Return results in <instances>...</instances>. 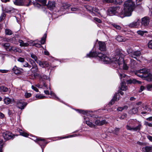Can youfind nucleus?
I'll return each mask as SVG.
<instances>
[{"mask_svg":"<svg viewBox=\"0 0 152 152\" xmlns=\"http://www.w3.org/2000/svg\"><path fill=\"white\" fill-rule=\"evenodd\" d=\"M5 32L6 35H11L12 34V31L9 29H6Z\"/></svg>","mask_w":152,"mask_h":152,"instance_id":"obj_39","label":"nucleus"},{"mask_svg":"<svg viewBox=\"0 0 152 152\" xmlns=\"http://www.w3.org/2000/svg\"><path fill=\"white\" fill-rule=\"evenodd\" d=\"M18 42L20 43V46L21 47H27L29 45V44L28 43H24L22 40L19 39Z\"/></svg>","mask_w":152,"mask_h":152,"instance_id":"obj_26","label":"nucleus"},{"mask_svg":"<svg viewBox=\"0 0 152 152\" xmlns=\"http://www.w3.org/2000/svg\"><path fill=\"white\" fill-rule=\"evenodd\" d=\"M38 64L41 67L43 68L48 67L49 66V64L47 61L42 62L40 61Z\"/></svg>","mask_w":152,"mask_h":152,"instance_id":"obj_17","label":"nucleus"},{"mask_svg":"<svg viewBox=\"0 0 152 152\" xmlns=\"http://www.w3.org/2000/svg\"><path fill=\"white\" fill-rule=\"evenodd\" d=\"M86 124L89 126L91 128H95V125L89 121H86Z\"/></svg>","mask_w":152,"mask_h":152,"instance_id":"obj_33","label":"nucleus"},{"mask_svg":"<svg viewBox=\"0 0 152 152\" xmlns=\"http://www.w3.org/2000/svg\"><path fill=\"white\" fill-rule=\"evenodd\" d=\"M35 97L36 98H38V99H42L44 98L45 96H42L41 95H38L37 94L36 95Z\"/></svg>","mask_w":152,"mask_h":152,"instance_id":"obj_49","label":"nucleus"},{"mask_svg":"<svg viewBox=\"0 0 152 152\" xmlns=\"http://www.w3.org/2000/svg\"><path fill=\"white\" fill-rule=\"evenodd\" d=\"M147 88L148 90H151L152 89V84L148 85L147 86Z\"/></svg>","mask_w":152,"mask_h":152,"instance_id":"obj_61","label":"nucleus"},{"mask_svg":"<svg viewBox=\"0 0 152 152\" xmlns=\"http://www.w3.org/2000/svg\"><path fill=\"white\" fill-rule=\"evenodd\" d=\"M138 111V108H133L131 110H130L129 111V113L131 114H136Z\"/></svg>","mask_w":152,"mask_h":152,"instance_id":"obj_29","label":"nucleus"},{"mask_svg":"<svg viewBox=\"0 0 152 152\" xmlns=\"http://www.w3.org/2000/svg\"><path fill=\"white\" fill-rule=\"evenodd\" d=\"M120 9V7L118 6L112 7L108 8V12L110 14H115L118 12V11Z\"/></svg>","mask_w":152,"mask_h":152,"instance_id":"obj_8","label":"nucleus"},{"mask_svg":"<svg viewBox=\"0 0 152 152\" xmlns=\"http://www.w3.org/2000/svg\"><path fill=\"white\" fill-rule=\"evenodd\" d=\"M140 20H138L137 21H134L129 24V26L130 27L133 28L137 26Z\"/></svg>","mask_w":152,"mask_h":152,"instance_id":"obj_20","label":"nucleus"},{"mask_svg":"<svg viewBox=\"0 0 152 152\" xmlns=\"http://www.w3.org/2000/svg\"><path fill=\"white\" fill-rule=\"evenodd\" d=\"M29 61L30 63V64L32 66L36 64L34 60V61L31 58L29 59Z\"/></svg>","mask_w":152,"mask_h":152,"instance_id":"obj_48","label":"nucleus"},{"mask_svg":"<svg viewBox=\"0 0 152 152\" xmlns=\"http://www.w3.org/2000/svg\"><path fill=\"white\" fill-rule=\"evenodd\" d=\"M127 52L129 56L134 58L136 59V56H140L141 54L140 50L134 51L131 48H128L127 50Z\"/></svg>","mask_w":152,"mask_h":152,"instance_id":"obj_5","label":"nucleus"},{"mask_svg":"<svg viewBox=\"0 0 152 152\" xmlns=\"http://www.w3.org/2000/svg\"><path fill=\"white\" fill-rule=\"evenodd\" d=\"M36 142L38 143L41 147L42 146H45L48 143L45 140L41 138L37 139Z\"/></svg>","mask_w":152,"mask_h":152,"instance_id":"obj_10","label":"nucleus"},{"mask_svg":"<svg viewBox=\"0 0 152 152\" xmlns=\"http://www.w3.org/2000/svg\"><path fill=\"white\" fill-rule=\"evenodd\" d=\"M124 80H123V81L122 82L121 84V86L119 87V89L122 91H126L127 88V86L126 85V83L125 81H124Z\"/></svg>","mask_w":152,"mask_h":152,"instance_id":"obj_19","label":"nucleus"},{"mask_svg":"<svg viewBox=\"0 0 152 152\" xmlns=\"http://www.w3.org/2000/svg\"><path fill=\"white\" fill-rule=\"evenodd\" d=\"M124 52L122 50L117 49L115 51V57L110 61L112 64H115L116 66H119L123 62Z\"/></svg>","mask_w":152,"mask_h":152,"instance_id":"obj_2","label":"nucleus"},{"mask_svg":"<svg viewBox=\"0 0 152 152\" xmlns=\"http://www.w3.org/2000/svg\"><path fill=\"white\" fill-rule=\"evenodd\" d=\"M122 64H123V69L125 70H127L128 68V67L127 65L124 62V61H123V63Z\"/></svg>","mask_w":152,"mask_h":152,"instance_id":"obj_51","label":"nucleus"},{"mask_svg":"<svg viewBox=\"0 0 152 152\" xmlns=\"http://www.w3.org/2000/svg\"><path fill=\"white\" fill-rule=\"evenodd\" d=\"M71 10L72 11H76L79 10V8L78 7H73L71 8Z\"/></svg>","mask_w":152,"mask_h":152,"instance_id":"obj_55","label":"nucleus"},{"mask_svg":"<svg viewBox=\"0 0 152 152\" xmlns=\"http://www.w3.org/2000/svg\"><path fill=\"white\" fill-rule=\"evenodd\" d=\"M31 55V57L35 61H36L37 64H38L40 61H39L37 58V56L34 53H30Z\"/></svg>","mask_w":152,"mask_h":152,"instance_id":"obj_24","label":"nucleus"},{"mask_svg":"<svg viewBox=\"0 0 152 152\" xmlns=\"http://www.w3.org/2000/svg\"><path fill=\"white\" fill-rule=\"evenodd\" d=\"M148 46L149 48L152 49V40H150L148 42Z\"/></svg>","mask_w":152,"mask_h":152,"instance_id":"obj_50","label":"nucleus"},{"mask_svg":"<svg viewBox=\"0 0 152 152\" xmlns=\"http://www.w3.org/2000/svg\"><path fill=\"white\" fill-rule=\"evenodd\" d=\"M77 111L80 113L85 114L88 113L87 110H82L78 109Z\"/></svg>","mask_w":152,"mask_h":152,"instance_id":"obj_38","label":"nucleus"},{"mask_svg":"<svg viewBox=\"0 0 152 152\" xmlns=\"http://www.w3.org/2000/svg\"><path fill=\"white\" fill-rule=\"evenodd\" d=\"M33 45L38 48H40L42 47L43 48L42 46L41 45V44H40L34 43Z\"/></svg>","mask_w":152,"mask_h":152,"instance_id":"obj_56","label":"nucleus"},{"mask_svg":"<svg viewBox=\"0 0 152 152\" xmlns=\"http://www.w3.org/2000/svg\"><path fill=\"white\" fill-rule=\"evenodd\" d=\"M143 110L144 111H148L150 110V108L148 106L146 105L144 106L143 107Z\"/></svg>","mask_w":152,"mask_h":152,"instance_id":"obj_44","label":"nucleus"},{"mask_svg":"<svg viewBox=\"0 0 152 152\" xmlns=\"http://www.w3.org/2000/svg\"><path fill=\"white\" fill-rule=\"evenodd\" d=\"M98 57L104 63H109L111 59L108 56V55L103 54L102 53L97 52L96 51L90 52L87 54L86 57Z\"/></svg>","mask_w":152,"mask_h":152,"instance_id":"obj_3","label":"nucleus"},{"mask_svg":"<svg viewBox=\"0 0 152 152\" xmlns=\"http://www.w3.org/2000/svg\"><path fill=\"white\" fill-rule=\"evenodd\" d=\"M142 151L144 152L152 151V146H146L142 148Z\"/></svg>","mask_w":152,"mask_h":152,"instance_id":"obj_21","label":"nucleus"},{"mask_svg":"<svg viewBox=\"0 0 152 152\" xmlns=\"http://www.w3.org/2000/svg\"><path fill=\"white\" fill-rule=\"evenodd\" d=\"M139 72L141 73L142 74V75H137L140 77H148L150 74L149 72V70L147 69H142L141 70H140L139 71Z\"/></svg>","mask_w":152,"mask_h":152,"instance_id":"obj_9","label":"nucleus"},{"mask_svg":"<svg viewBox=\"0 0 152 152\" xmlns=\"http://www.w3.org/2000/svg\"><path fill=\"white\" fill-rule=\"evenodd\" d=\"M134 2L132 0L125 1L124 5V8L118 13L119 15L122 18L125 16H130L134 8Z\"/></svg>","mask_w":152,"mask_h":152,"instance_id":"obj_1","label":"nucleus"},{"mask_svg":"<svg viewBox=\"0 0 152 152\" xmlns=\"http://www.w3.org/2000/svg\"><path fill=\"white\" fill-rule=\"evenodd\" d=\"M122 0H114V2L116 4H120L122 3Z\"/></svg>","mask_w":152,"mask_h":152,"instance_id":"obj_46","label":"nucleus"},{"mask_svg":"<svg viewBox=\"0 0 152 152\" xmlns=\"http://www.w3.org/2000/svg\"><path fill=\"white\" fill-rule=\"evenodd\" d=\"M119 98L120 95L118 93H115L111 100L109 102V104L111 105L113 104L115 101H117L119 100Z\"/></svg>","mask_w":152,"mask_h":152,"instance_id":"obj_11","label":"nucleus"},{"mask_svg":"<svg viewBox=\"0 0 152 152\" xmlns=\"http://www.w3.org/2000/svg\"><path fill=\"white\" fill-rule=\"evenodd\" d=\"M116 40L120 42L123 41V37L120 35H118L116 38Z\"/></svg>","mask_w":152,"mask_h":152,"instance_id":"obj_43","label":"nucleus"},{"mask_svg":"<svg viewBox=\"0 0 152 152\" xmlns=\"http://www.w3.org/2000/svg\"><path fill=\"white\" fill-rule=\"evenodd\" d=\"M127 114L124 113L123 115H122L120 117V118L121 119H125L127 117Z\"/></svg>","mask_w":152,"mask_h":152,"instance_id":"obj_53","label":"nucleus"},{"mask_svg":"<svg viewBox=\"0 0 152 152\" xmlns=\"http://www.w3.org/2000/svg\"><path fill=\"white\" fill-rule=\"evenodd\" d=\"M112 25L117 29L120 30L121 28V27L118 25L115 24H112Z\"/></svg>","mask_w":152,"mask_h":152,"instance_id":"obj_40","label":"nucleus"},{"mask_svg":"<svg viewBox=\"0 0 152 152\" xmlns=\"http://www.w3.org/2000/svg\"><path fill=\"white\" fill-rule=\"evenodd\" d=\"M47 6L49 10H52L55 7V3L54 1H49Z\"/></svg>","mask_w":152,"mask_h":152,"instance_id":"obj_14","label":"nucleus"},{"mask_svg":"<svg viewBox=\"0 0 152 152\" xmlns=\"http://www.w3.org/2000/svg\"><path fill=\"white\" fill-rule=\"evenodd\" d=\"M35 73L34 74V75L35 76H37L38 77H39V78H40V77H41V74L40 73H37V72L36 73Z\"/></svg>","mask_w":152,"mask_h":152,"instance_id":"obj_64","label":"nucleus"},{"mask_svg":"<svg viewBox=\"0 0 152 152\" xmlns=\"http://www.w3.org/2000/svg\"><path fill=\"white\" fill-rule=\"evenodd\" d=\"M8 91V88L4 86H0V91L4 92H7Z\"/></svg>","mask_w":152,"mask_h":152,"instance_id":"obj_34","label":"nucleus"},{"mask_svg":"<svg viewBox=\"0 0 152 152\" xmlns=\"http://www.w3.org/2000/svg\"><path fill=\"white\" fill-rule=\"evenodd\" d=\"M145 125L146 126H148L150 127H152V124L149 123L148 122L145 121L144 123Z\"/></svg>","mask_w":152,"mask_h":152,"instance_id":"obj_58","label":"nucleus"},{"mask_svg":"<svg viewBox=\"0 0 152 152\" xmlns=\"http://www.w3.org/2000/svg\"><path fill=\"white\" fill-rule=\"evenodd\" d=\"M12 50L15 52H18L21 53L22 50L20 49L17 47H15L13 46L10 47V48L9 49V51Z\"/></svg>","mask_w":152,"mask_h":152,"instance_id":"obj_22","label":"nucleus"},{"mask_svg":"<svg viewBox=\"0 0 152 152\" xmlns=\"http://www.w3.org/2000/svg\"><path fill=\"white\" fill-rule=\"evenodd\" d=\"M31 87H32V89H33L35 91H36L37 92L38 91V89L36 87H35L33 86H31Z\"/></svg>","mask_w":152,"mask_h":152,"instance_id":"obj_62","label":"nucleus"},{"mask_svg":"<svg viewBox=\"0 0 152 152\" xmlns=\"http://www.w3.org/2000/svg\"><path fill=\"white\" fill-rule=\"evenodd\" d=\"M137 82L140 83V82L136 81L135 79H133L132 80L130 79L126 81V83L128 84H131L132 83L134 84L136 83Z\"/></svg>","mask_w":152,"mask_h":152,"instance_id":"obj_28","label":"nucleus"},{"mask_svg":"<svg viewBox=\"0 0 152 152\" xmlns=\"http://www.w3.org/2000/svg\"><path fill=\"white\" fill-rule=\"evenodd\" d=\"M99 49L101 51H105L106 50V44L104 42L100 41L99 42Z\"/></svg>","mask_w":152,"mask_h":152,"instance_id":"obj_15","label":"nucleus"},{"mask_svg":"<svg viewBox=\"0 0 152 152\" xmlns=\"http://www.w3.org/2000/svg\"><path fill=\"white\" fill-rule=\"evenodd\" d=\"M6 41L7 42H10L15 44L17 45L18 44V41L15 37H13L10 39H6Z\"/></svg>","mask_w":152,"mask_h":152,"instance_id":"obj_23","label":"nucleus"},{"mask_svg":"<svg viewBox=\"0 0 152 152\" xmlns=\"http://www.w3.org/2000/svg\"><path fill=\"white\" fill-rule=\"evenodd\" d=\"M5 16L6 15L4 13H2L1 16H0V21H1L4 20V19Z\"/></svg>","mask_w":152,"mask_h":152,"instance_id":"obj_52","label":"nucleus"},{"mask_svg":"<svg viewBox=\"0 0 152 152\" xmlns=\"http://www.w3.org/2000/svg\"><path fill=\"white\" fill-rule=\"evenodd\" d=\"M17 60L20 62H23L25 61V59L24 58L20 57L18 58Z\"/></svg>","mask_w":152,"mask_h":152,"instance_id":"obj_54","label":"nucleus"},{"mask_svg":"<svg viewBox=\"0 0 152 152\" xmlns=\"http://www.w3.org/2000/svg\"><path fill=\"white\" fill-rule=\"evenodd\" d=\"M27 104V103L24 102L22 100H19L17 102V106L18 108L22 110L24 109Z\"/></svg>","mask_w":152,"mask_h":152,"instance_id":"obj_12","label":"nucleus"},{"mask_svg":"<svg viewBox=\"0 0 152 152\" xmlns=\"http://www.w3.org/2000/svg\"><path fill=\"white\" fill-rule=\"evenodd\" d=\"M128 108V106L127 105H125L123 107H118L117 109L118 111H122L124 110H127Z\"/></svg>","mask_w":152,"mask_h":152,"instance_id":"obj_32","label":"nucleus"},{"mask_svg":"<svg viewBox=\"0 0 152 152\" xmlns=\"http://www.w3.org/2000/svg\"><path fill=\"white\" fill-rule=\"evenodd\" d=\"M69 6L66 4H62V6L60 8V10L61 11H64L69 7Z\"/></svg>","mask_w":152,"mask_h":152,"instance_id":"obj_27","label":"nucleus"},{"mask_svg":"<svg viewBox=\"0 0 152 152\" xmlns=\"http://www.w3.org/2000/svg\"><path fill=\"white\" fill-rule=\"evenodd\" d=\"M31 71L33 73H36L38 71V69L37 64L32 66Z\"/></svg>","mask_w":152,"mask_h":152,"instance_id":"obj_25","label":"nucleus"},{"mask_svg":"<svg viewBox=\"0 0 152 152\" xmlns=\"http://www.w3.org/2000/svg\"><path fill=\"white\" fill-rule=\"evenodd\" d=\"M4 101L5 103L9 104L11 101V99L8 97H5L4 99Z\"/></svg>","mask_w":152,"mask_h":152,"instance_id":"obj_36","label":"nucleus"},{"mask_svg":"<svg viewBox=\"0 0 152 152\" xmlns=\"http://www.w3.org/2000/svg\"><path fill=\"white\" fill-rule=\"evenodd\" d=\"M90 9L89 10L91 12H93V11L96 12H97L98 13H99V10L98 9L96 8H94L92 7H90Z\"/></svg>","mask_w":152,"mask_h":152,"instance_id":"obj_37","label":"nucleus"},{"mask_svg":"<svg viewBox=\"0 0 152 152\" xmlns=\"http://www.w3.org/2000/svg\"><path fill=\"white\" fill-rule=\"evenodd\" d=\"M25 97L26 98L30 97L31 96V94L28 93H26L25 95Z\"/></svg>","mask_w":152,"mask_h":152,"instance_id":"obj_57","label":"nucleus"},{"mask_svg":"<svg viewBox=\"0 0 152 152\" xmlns=\"http://www.w3.org/2000/svg\"><path fill=\"white\" fill-rule=\"evenodd\" d=\"M94 20L96 22H97L98 23H101L102 22L101 20L97 18H94Z\"/></svg>","mask_w":152,"mask_h":152,"instance_id":"obj_59","label":"nucleus"},{"mask_svg":"<svg viewBox=\"0 0 152 152\" xmlns=\"http://www.w3.org/2000/svg\"><path fill=\"white\" fill-rule=\"evenodd\" d=\"M95 123L96 125L102 126L106 124L107 123V122L105 120L100 121L99 120L97 119L95 121Z\"/></svg>","mask_w":152,"mask_h":152,"instance_id":"obj_18","label":"nucleus"},{"mask_svg":"<svg viewBox=\"0 0 152 152\" xmlns=\"http://www.w3.org/2000/svg\"><path fill=\"white\" fill-rule=\"evenodd\" d=\"M47 35V34L46 33L44 34L43 37L42 38L41 40L39 41L41 43V44H44L45 42Z\"/></svg>","mask_w":152,"mask_h":152,"instance_id":"obj_31","label":"nucleus"},{"mask_svg":"<svg viewBox=\"0 0 152 152\" xmlns=\"http://www.w3.org/2000/svg\"><path fill=\"white\" fill-rule=\"evenodd\" d=\"M14 3L18 6H28L32 4L31 0H14Z\"/></svg>","mask_w":152,"mask_h":152,"instance_id":"obj_4","label":"nucleus"},{"mask_svg":"<svg viewBox=\"0 0 152 152\" xmlns=\"http://www.w3.org/2000/svg\"><path fill=\"white\" fill-rule=\"evenodd\" d=\"M2 134L3 138L6 140L13 139L15 137V134L9 131H4Z\"/></svg>","mask_w":152,"mask_h":152,"instance_id":"obj_6","label":"nucleus"},{"mask_svg":"<svg viewBox=\"0 0 152 152\" xmlns=\"http://www.w3.org/2000/svg\"><path fill=\"white\" fill-rule=\"evenodd\" d=\"M142 127V125L140 124H139L136 127L132 126L131 123H129L126 126V128L127 130H132L134 131H139L141 129Z\"/></svg>","mask_w":152,"mask_h":152,"instance_id":"obj_7","label":"nucleus"},{"mask_svg":"<svg viewBox=\"0 0 152 152\" xmlns=\"http://www.w3.org/2000/svg\"><path fill=\"white\" fill-rule=\"evenodd\" d=\"M146 31H137V34L142 36H143L145 33H147Z\"/></svg>","mask_w":152,"mask_h":152,"instance_id":"obj_41","label":"nucleus"},{"mask_svg":"<svg viewBox=\"0 0 152 152\" xmlns=\"http://www.w3.org/2000/svg\"><path fill=\"white\" fill-rule=\"evenodd\" d=\"M51 96H52V97H51L53 99H54L56 100L59 99V98L56 96L55 93H54V95H53Z\"/></svg>","mask_w":152,"mask_h":152,"instance_id":"obj_60","label":"nucleus"},{"mask_svg":"<svg viewBox=\"0 0 152 152\" xmlns=\"http://www.w3.org/2000/svg\"><path fill=\"white\" fill-rule=\"evenodd\" d=\"M41 77H40V78L41 79H47L48 78V77L47 75L43 74L42 73L41 74Z\"/></svg>","mask_w":152,"mask_h":152,"instance_id":"obj_47","label":"nucleus"},{"mask_svg":"<svg viewBox=\"0 0 152 152\" xmlns=\"http://www.w3.org/2000/svg\"><path fill=\"white\" fill-rule=\"evenodd\" d=\"M119 75L120 77V78L122 79V77H125L126 75L124 74H119Z\"/></svg>","mask_w":152,"mask_h":152,"instance_id":"obj_63","label":"nucleus"},{"mask_svg":"<svg viewBox=\"0 0 152 152\" xmlns=\"http://www.w3.org/2000/svg\"><path fill=\"white\" fill-rule=\"evenodd\" d=\"M36 1L40 2L43 6L46 5V0H36Z\"/></svg>","mask_w":152,"mask_h":152,"instance_id":"obj_42","label":"nucleus"},{"mask_svg":"<svg viewBox=\"0 0 152 152\" xmlns=\"http://www.w3.org/2000/svg\"><path fill=\"white\" fill-rule=\"evenodd\" d=\"M20 135L25 137H28V134L26 133L23 132L22 130H19Z\"/></svg>","mask_w":152,"mask_h":152,"instance_id":"obj_35","label":"nucleus"},{"mask_svg":"<svg viewBox=\"0 0 152 152\" xmlns=\"http://www.w3.org/2000/svg\"><path fill=\"white\" fill-rule=\"evenodd\" d=\"M12 70L15 74H19L21 73L23 69L15 66L12 69Z\"/></svg>","mask_w":152,"mask_h":152,"instance_id":"obj_16","label":"nucleus"},{"mask_svg":"<svg viewBox=\"0 0 152 152\" xmlns=\"http://www.w3.org/2000/svg\"><path fill=\"white\" fill-rule=\"evenodd\" d=\"M1 45L6 49V50H8V49L9 50L10 47V45L9 43H2Z\"/></svg>","mask_w":152,"mask_h":152,"instance_id":"obj_30","label":"nucleus"},{"mask_svg":"<svg viewBox=\"0 0 152 152\" xmlns=\"http://www.w3.org/2000/svg\"><path fill=\"white\" fill-rule=\"evenodd\" d=\"M3 140H0V152H2V148L3 146Z\"/></svg>","mask_w":152,"mask_h":152,"instance_id":"obj_45","label":"nucleus"},{"mask_svg":"<svg viewBox=\"0 0 152 152\" xmlns=\"http://www.w3.org/2000/svg\"><path fill=\"white\" fill-rule=\"evenodd\" d=\"M150 19L148 17H145L142 19L141 23L144 26H147L149 24Z\"/></svg>","mask_w":152,"mask_h":152,"instance_id":"obj_13","label":"nucleus"}]
</instances>
